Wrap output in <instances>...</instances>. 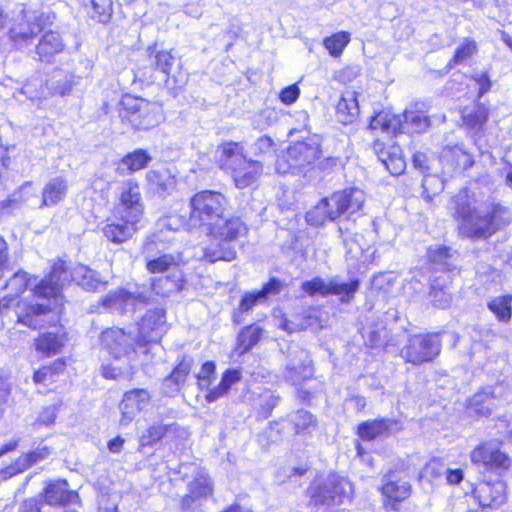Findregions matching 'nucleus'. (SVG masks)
<instances>
[{"mask_svg":"<svg viewBox=\"0 0 512 512\" xmlns=\"http://www.w3.org/2000/svg\"><path fill=\"white\" fill-rule=\"evenodd\" d=\"M411 163L415 170L423 176H428L431 170V157L423 151H416L411 156Z\"/></svg>","mask_w":512,"mask_h":512,"instance_id":"bf43d9fd","label":"nucleus"},{"mask_svg":"<svg viewBox=\"0 0 512 512\" xmlns=\"http://www.w3.org/2000/svg\"><path fill=\"white\" fill-rule=\"evenodd\" d=\"M228 174L236 188L246 189L262 176L263 165L260 161L247 157Z\"/></svg>","mask_w":512,"mask_h":512,"instance_id":"5701e85b","label":"nucleus"},{"mask_svg":"<svg viewBox=\"0 0 512 512\" xmlns=\"http://www.w3.org/2000/svg\"><path fill=\"white\" fill-rule=\"evenodd\" d=\"M261 299L262 297L257 290L244 293L240 298L237 310L234 312L233 322L239 324L240 320H237L236 316L250 312Z\"/></svg>","mask_w":512,"mask_h":512,"instance_id":"864d4df0","label":"nucleus"},{"mask_svg":"<svg viewBox=\"0 0 512 512\" xmlns=\"http://www.w3.org/2000/svg\"><path fill=\"white\" fill-rule=\"evenodd\" d=\"M142 219L143 217L113 210L112 217L104 221L101 232L108 242L121 245L140 230Z\"/></svg>","mask_w":512,"mask_h":512,"instance_id":"f8f14e48","label":"nucleus"},{"mask_svg":"<svg viewBox=\"0 0 512 512\" xmlns=\"http://www.w3.org/2000/svg\"><path fill=\"white\" fill-rule=\"evenodd\" d=\"M335 109L336 117L342 125L353 124L359 115L358 92L353 90L343 93Z\"/></svg>","mask_w":512,"mask_h":512,"instance_id":"7c9ffc66","label":"nucleus"},{"mask_svg":"<svg viewBox=\"0 0 512 512\" xmlns=\"http://www.w3.org/2000/svg\"><path fill=\"white\" fill-rule=\"evenodd\" d=\"M189 491L196 498L207 497L212 494L213 486L207 479L198 477L189 484Z\"/></svg>","mask_w":512,"mask_h":512,"instance_id":"680f3d73","label":"nucleus"},{"mask_svg":"<svg viewBox=\"0 0 512 512\" xmlns=\"http://www.w3.org/2000/svg\"><path fill=\"white\" fill-rule=\"evenodd\" d=\"M39 502L53 507H66L71 504H80V495L76 490L69 488L65 479L52 480L46 484L39 495Z\"/></svg>","mask_w":512,"mask_h":512,"instance_id":"6ab92c4d","label":"nucleus"},{"mask_svg":"<svg viewBox=\"0 0 512 512\" xmlns=\"http://www.w3.org/2000/svg\"><path fill=\"white\" fill-rule=\"evenodd\" d=\"M247 158L242 142L224 141L218 146V168L228 174Z\"/></svg>","mask_w":512,"mask_h":512,"instance_id":"393cba45","label":"nucleus"},{"mask_svg":"<svg viewBox=\"0 0 512 512\" xmlns=\"http://www.w3.org/2000/svg\"><path fill=\"white\" fill-rule=\"evenodd\" d=\"M479 52L478 42L472 37H465L455 48L451 58L444 67L447 74L460 65H466L473 60Z\"/></svg>","mask_w":512,"mask_h":512,"instance_id":"c85d7f7f","label":"nucleus"},{"mask_svg":"<svg viewBox=\"0 0 512 512\" xmlns=\"http://www.w3.org/2000/svg\"><path fill=\"white\" fill-rule=\"evenodd\" d=\"M360 76V68L357 66H345L333 75L334 81L343 86H351Z\"/></svg>","mask_w":512,"mask_h":512,"instance_id":"4d7b16f0","label":"nucleus"},{"mask_svg":"<svg viewBox=\"0 0 512 512\" xmlns=\"http://www.w3.org/2000/svg\"><path fill=\"white\" fill-rule=\"evenodd\" d=\"M152 161V156L148 150L143 148H137L124 154L120 160L119 165L123 166V170L120 171L117 168V172L120 175L128 174L133 175L136 172L146 169Z\"/></svg>","mask_w":512,"mask_h":512,"instance_id":"2f4dec72","label":"nucleus"},{"mask_svg":"<svg viewBox=\"0 0 512 512\" xmlns=\"http://www.w3.org/2000/svg\"><path fill=\"white\" fill-rule=\"evenodd\" d=\"M448 210L461 239L486 241L511 223L510 210L500 201L480 202L469 188L452 195Z\"/></svg>","mask_w":512,"mask_h":512,"instance_id":"f03ea898","label":"nucleus"},{"mask_svg":"<svg viewBox=\"0 0 512 512\" xmlns=\"http://www.w3.org/2000/svg\"><path fill=\"white\" fill-rule=\"evenodd\" d=\"M442 335L438 331L410 336L401 351L404 362L416 367L434 362L442 351Z\"/></svg>","mask_w":512,"mask_h":512,"instance_id":"1a4fd4ad","label":"nucleus"},{"mask_svg":"<svg viewBox=\"0 0 512 512\" xmlns=\"http://www.w3.org/2000/svg\"><path fill=\"white\" fill-rule=\"evenodd\" d=\"M32 462V453H26L16 460V462L0 471L3 480L9 479L29 468Z\"/></svg>","mask_w":512,"mask_h":512,"instance_id":"5fc2aeb1","label":"nucleus"},{"mask_svg":"<svg viewBox=\"0 0 512 512\" xmlns=\"http://www.w3.org/2000/svg\"><path fill=\"white\" fill-rule=\"evenodd\" d=\"M196 385L199 390H206V392L211 389L210 386L214 383L216 379V363L213 360L205 361L196 374Z\"/></svg>","mask_w":512,"mask_h":512,"instance_id":"de8ad7c7","label":"nucleus"},{"mask_svg":"<svg viewBox=\"0 0 512 512\" xmlns=\"http://www.w3.org/2000/svg\"><path fill=\"white\" fill-rule=\"evenodd\" d=\"M92 14L91 18L100 24H108L113 17L112 0H91Z\"/></svg>","mask_w":512,"mask_h":512,"instance_id":"09e8293b","label":"nucleus"},{"mask_svg":"<svg viewBox=\"0 0 512 512\" xmlns=\"http://www.w3.org/2000/svg\"><path fill=\"white\" fill-rule=\"evenodd\" d=\"M193 366V360L185 355L181 356L171 372L164 378L176 387L183 386L187 381Z\"/></svg>","mask_w":512,"mask_h":512,"instance_id":"79ce46f5","label":"nucleus"},{"mask_svg":"<svg viewBox=\"0 0 512 512\" xmlns=\"http://www.w3.org/2000/svg\"><path fill=\"white\" fill-rule=\"evenodd\" d=\"M146 52L149 57L154 58L152 69L165 75L166 85L171 86L174 89H181L184 86L185 81H178L171 75L175 61L172 50H157L156 43H153L146 48Z\"/></svg>","mask_w":512,"mask_h":512,"instance_id":"4be33fe9","label":"nucleus"},{"mask_svg":"<svg viewBox=\"0 0 512 512\" xmlns=\"http://www.w3.org/2000/svg\"><path fill=\"white\" fill-rule=\"evenodd\" d=\"M145 268L149 274H164L150 280L151 289L161 296H169L172 292L181 291L186 283L185 274L172 254H162L148 259Z\"/></svg>","mask_w":512,"mask_h":512,"instance_id":"0eeeda50","label":"nucleus"},{"mask_svg":"<svg viewBox=\"0 0 512 512\" xmlns=\"http://www.w3.org/2000/svg\"><path fill=\"white\" fill-rule=\"evenodd\" d=\"M301 90L297 83L288 85L279 91L278 99L285 106H291L300 97Z\"/></svg>","mask_w":512,"mask_h":512,"instance_id":"69168bd1","label":"nucleus"},{"mask_svg":"<svg viewBox=\"0 0 512 512\" xmlns=\"http://www.w3.org/2000/svg\"><path fill=\"white\" fill-rule=\"evenodd\" d=\"M180 431L177 423L165 424L163 422H154L148 425L144 433L139 438V450L146 447H154L164 442L169 435L178 436Z\"/></svg>","mask_w":512,"mask_h":512,"instance_id":"a878e982","label":"nucleus"},{"mask_svg":"<svg viewBox=\"0 0 512 512\" xmlns=\"http://www.w3.org/2000/svg\"><path fill=\"white\" fill-rule=\"evenodd\" d=\"M52 312L54 313V318L50 327L54 328V330L40 333L34 340L36 350L45 357L58 354L69 340L68 331L61 323L58 312L56 310Z\"/></svg>","mask_w":512,"mask_h":512,"instance_id":"dca6fc26","label":"nucleus"},{"mask_svg":"<svg viewBox=\"0 0 512 512\" xmlns=\"http://www.w3.org/2000/svg\"><path fill=\"white\" fill-rule=\"evenodd\" d=\"M427 256L431 263H443L452 257V249L445 245L429 247L427 249Z\"/></svg>","mask_w":512,"mask_h":512,"instance_id":"338daca9","label":"nucleus"},{"mask_svg":"<svg viewBox=\"0 0 512 512\" xmlns=\"http://www.w3.org/2000/svg\"><path fill=\"white\" fill-rule=\"evenodd\" d=\"M306 494L309 504L315 508L340 506L352 501L354 484L346 477L330 473L325 479L311 482Z\"/></svg>","mask_w":512,"mask_h":512,"instance_id":"423d86ee","label":"nucleus"},{"mask_svg":"<svg viewBox=\"0 0 512 512\" xmlns=\"http://www.w3.org/2000/svg\"><path fill=\"white\" fill-rule=\"evenodd\" d=\"M28 282L29 278L26 272H17L9 279L6 287L12 294L18 296L27 289Z\"/></svg>","mask_w":512,"mask_h":512,"instance_id":"052dcab7","label":"nucleus"},{"mask_svg":"<svg viewBox=\"0 0 512 512\" xmlns=\"http://www.w3.org/2000/svg\"><path fill=\"white\" fill-rule=\"evenodd\" d=\"M450 281L443 277L434 278L429 285L427 294L429 303L435 309H449L453 302V294L450 291Z\"/></svg>","mask_w":512,"mask_h":512,"instance_id":"cd10ccee","label":"nucleus"},{"mask_svg":"<svg viewBox=\"0 0 512 512\" xmlns=\"http://www.w3.org/2000/svg\"><path fill=\"white\" fill-rule=\"evenodd\" d=\"M65 45L57 31L48 30L42 35L37 46L36 52L39 60L50 63L54 60L55 55L64 51Z\"/></svg>","mask_w":512,"mask_h":512,"instance_id":"c756f323","label":"nucleus"},{"mask_svg":"<svg viewBox=\"0 0 512 512\" xmlns=\"http://www.w3.org/2000/svg\"><path fill=\"white\" fill-rule=\"evenodd\" d=\"M487 307L498 322L509 323L512 318V294L492 298Z\"/></svg>","mask_w":512,"mask_h":512,"instance_id":"ea45409f","label":"nucleus"},{"mask_svg":"<svg viewBox=\"0 0 512 512\" xmlns=\"http://www.w3.org/2000/svg\"><path fill=\"white\" fill-rule=\"evenodd\" d=\"M495 428L497 434L504 437L508 442L512 443V417L509 415H501L495 420Z\"/></svg>","mask_w":512,"mask_h":512,"instance_id":"774afa93","label":"nucleus"},{"mask_svg":"<svg viewBox=\"0 0 512 512\" xmlns=\"http://www.w3.org/2000/svg\"><path fill=\"white\" fill-rule=\"evenodd\" d=\"M285 283L277 277H270L266 283H264L261 289L257 290L262 299L267 298L269 295H278L284 288Z\"/></svg>","mask_w":512,"mask_h":512,"instance_id":"0e129e2a","label":"nucleus"},{"mask_svg":"<svg viewBox=\"0 0 512 512\" xmlns=\"http://www.w3.org/2000/svg\"><path fill=\"white\" fill-rule=\"evenodd\" d=\"M113 210L144 217L145 205L142 198L141 184L138 180L128 178L121 182L117 195V205Z\"/></svg>","mask_w":512,"mask_h":512,"instance_id":"f3484780","label":"nucleus"},{"mask_svg":"<svg viewBox=\"0 0 512 512\" xmlns=\"http://www.w3.org/2000/svg\"><path fill=\"white\" fill-rule=\"evenodd\" d=\"M288 155L295 166L312 170L322 156V147L317 142L298 141L288 148Z\"/></svg>","mask_w":512,"mask_h":512,"instance_id":"412c9836","label":"nucleus"},{"mask_svg":"<svg viewBox=\"0 0 512 512\" xmlns=\"http://www.w3.org/2000/svg\"><path fill=\"white\" fill-rule=\"evenodd\" d=\"M503 440H483L473 447L469 457L472 465L485 472L502 476L512 469V457L502 449Z\"/></svg>","mask_w":512,"mask_h":512,"instance_id":"6e6552de","label":"nucleus"},{"mask_svg":"<svg viewBox=\"0 0 512 512\" xmlns=\"http://www.w3.org/2000/svg\"><path fill=\"white\" fill-rule=\"evenodd\" d=\"M117 113L121 124L133 132L149 131L162 121L161 109L155 102L130 93L121 96Z\"/></svg>","mask_w":512,"mask_h":512,"instance_id":"39448f33","label":"nucleus"},{"mask_svg":"<svg viewBox=\"0 0 512 512\" xmlns=\"http://www.w3.org/2000/svg\"><path fill=\"white\" fill-rule=\"evenodd\" d=\"M442 172L451 177L461 175L475 165L474 155L463 145L445 146L439 155Z\"/></svg>","mask_w":512,"mask_h":512,"instance_id":"2eb2a0df","label":"nucleus"},{"mask_svg":"<svg viewBox=\"0 0 512 512\" xmlns=\"http://www.w3.org/2000/svg\"><path fill=\"white\" fill-rule=\"evenodd\" d=\"M344 166L345 163L340 156H328L323 159L320 158L314 169L322 176H330L342 170Z\"/></svg>","mask_w":512,"mask_h":512,"instance_id":"603ef678","label":"nucleus"},{"mask_svg":"<svg viewBox=\"0 0 512 512\" xmlns=\"http://www.w3.org/2000/svg\"><path fill=\"white\" fill-rule=\"evenodd\" d=\"M469 496L476 508L469 512H495L508 502V485L501 479H481L471 484Z\"/></svg>","mask_w":512,"mask_h":512,"instance_id":"9d476101","label":"nucleus"},{"mask_svg":"<svg viewBox=\"0 0 512 512\" xmlns=\"http://www.w3.org/2000/svg\"><path fill=\"white\" fill-rule=\"evenodd\" d=\"M397 118L395 115L380 110L369 120L368 130L371 132L395 133Z\"/></svg>","mask_w":512,"mask_h":512,"instance_id":"c03bdc74","label":"nucleus"},{"mask_svg":"<svg viewBox=\"0 0 512 512\" xmlns=\"http://www.w3.org/2000/svg\"><path fill=\"white\" fill-rule=\"evenodd\" d=\"M491 116V109L484 103L476 100L471 108H464L461 112L463 127L470 132L480 134L484 132Z\"/></svg>","mask_w":512,"mask_h":512,"instance_id":"b1692460","label":"nucleus"},{"mask_svg":"<svg viewBox=\"0 0 512 512\" xmlns=\"http://www.w3.org/2000/svg\"><path fill=\"white\" fill-rule=\"evenodd\" d=\"M293 318L298 326L299 332L305 331L314 325H321V317L318 308L309 306L306 309L294 313Z\"/></svg>","mask_w":512,"mask_h":512,"instance_id":"49530a36","label":"nucleus"},{"mask_svg":"<svg viewBox=\"0 0 512 512\" xmlns=\"http://www.w3.org/2000/svg\"><path fill=\"white\" fill-rule=\"evenodd\" d=\"M242 378L238 369L228 368L222 374L217 386L209 389L204 398L207 403H213L229 393L232 386L238 383Z\"/></svg>","mask_w":512,"mask_h":512,"instance_id":"f704fd0d","label":"nucleus"},{"mask_svg":"<svg viewBox=\"0 0 512 512\" xmlns=\"http://www.w3.org/2000/svg\"><path fill=\"white\" fill-rule=\"evenodd\" d=\"M100 342L115 359L137 353V347H146L148 341L137 339L133 341L130 333L123 328L111 327L101 332Z\"/></svg>","mask_w":512,"mask_h":512,"instance_id":"ddd939ff","label":"nucleus"},{"mask_svg":"<svg viewBox=\"0 0 512 512\" xmlns=\"http://www.w3.org/2000/svg\"><path fill=\"white\" fill-rule=\"evenodd\" d=\"M444 462L441 458L433 457L429 459L418 475V481L426 480L432 482L443 475Z\"/></svg>","mask_w":512,"mask_h":512,"instance_id":"8fccbe9b","label":"nucleus"},{"mask_svg":"<svg viewBox=\"0 0 512 512\" xmlns=\"http://www.w3.org/2000/svg\"><path fill=\"white\" fill-rule=\"evenodd\" d=\"M472 81L477 85V100H480L492 88V81L489 71H482L471 77Z\"/></svg>","mask_w":512,"mask_h":512,"instance_id":"e2e57ef3","label":"nucleus"},{"mask_svg":"<svg viewBox=\"0 0 512 512\" xmlns=\"http://www.w3.org/2000/svg\"><path fill=\"white\" fill-rule=\"evenodd\" d=\"M227 203L222 192L210 189L197 191L188 201L189 214L184 223L187 230L204 232L215 240L203 250V259L210 264L234 261L237 258L235 243L249 233L248 225L240 216H224Z\"/></svg>","mask_w":512,"mask_h":512,"instance_id":"f257e3e1","label":"nucleus"},{"mask_svg":"<svg viewBox=\"0 0 512 512\" xmlns=\"http://www.w3.org/2000/svg\"><path fill=\"white\" fill-rule=\"evenodd\" d=\"M31 34L32 26L28 20L14 25L10 30V38L19 47L29 39Z\"/></svg>","mask_w":512,"mask_h":512,"instance_id":"13d9d810","label":"nucleus"},{"mask_svg":"<svg viewBox=\"0 0 512 512\" xmlns=\"http://www.w3.org/2000/svg\"><path fill=\"white\" fill-rule=\"evenodd\" d=\"M151 401L150 392L145 388H134L124 393L122 399V419L130 422L135 412H141Z\"/></svg>","mask_w":512,"mask_h":512,"instance_id":"bb28decb","label":"nucleus"},{"mask_svg":"<svg viewBox=\"0 0 512 512\" xmlns=\"http://www.w3.org/2000/svg\"><path fill=\"white\" fill-rule=\"evenodd\" d=\"M76 264L57 258L52 261L50 271L34 286V295L47 301L34 304V315L47 314L60 310L63 302V290L73 286Z\"/></svg>","mask_w":512,"mask_h":512,"instance_id":"7ed1b4c3","label":"nucleus"},{"mask_svg":"<svg viewBox=\"0 0 512 512\" xmlns=\"http://www.w3.org/2000/svg\"><path fill=\"white\" fill-rule=\"evenodd\" d=\"M363 192L355 187L337 190L329 196L320 199L317 204L306 213L309 225L319 227L326 222H335L342 216H351L360 212L364 205Z\"/></svg>","mask_w":512,"mask_h":512,"instance_id":"20e7f679","label":"nucleus"},{"mask_svg":"<svg viewBox=\"0 0 512 512\" xmlns=\"http://www.w3.org/2000/svg\"><path fill=\"white\" fill-rule=\"evenodd\" d=\"M66 360L64 358H57L49 365L43 366L34 372V382L49 386L55 383L60 375L66 370Z\"/></svg>","mask_w":512,"mask_h":512,"instance_id":"4c0bfd02","label":"nucleus"},{"mask_svg":"<svg viewBox=\"0 0 512 512\" xmlns=\"http://www.w3.org/2000/svg\"><path fill=\"white\" fill-rule=\"evenodd\" d=\"M391 421L387 418H376L359 423L356 435L363 441H373L376 438L389 434Z\"/></svg>","mask_w":512,"mask_h":512,"instance_id":"c9c22d12","label":"nucleus"},{"mask_svg":"<svg viewBox=\"0 0 512 512\" xmlns=\"http://www.w3.org/2000/svg\"><path fill=\"white\" fill-rule=\"evenodd\" d=\"M263 332V328L255 322L244 326L237 335L235 353L242 356L250 352L260 342Z\"/></svg>","mask_w":512,"mask_h":512,"instance_id":"72a5a7b5","label":"nucleus"},{"mask_svg":"<svg viewBox=\"0 0 512 512\" xmlns=\"http://www.w3.org/2000/svg\"><path fill=\"white\" fill-rule=\"evenodd\" d=\"M361 282L358 278L351 279L349 282L338 283L335 281L329 282V296L335 295L339 297V301L342 304L351 303L355 294L360 289Z\"/></svg>","mask_w":512,"mask_h":512,"instance_id":"a19ab883","label":"nucleus"},{"mask_svg":"<svg viewBox=\"0 0 512 512\" xmlns=\"http://www.w3.org/2000/svg\"><path fill=\"white\" fill-rule=\"evenodd\" d=\"M399 472V468L389 469L378 487L381 505L386 512H400L413 493L412 484L396 476Z\"/></svg>","mask_w":512,"mask_h":512,"instance_id":"9b49d317","label":"nucleus"},{"mask_svg":"<svg viewBox=\"0 0 512 512\" xmlns=\"http://www.w3.org/2000/svg\"><path fill=\"white\" fill-rule=\"evenodd\" d=\"M371 149L390 175L400 176L405 172L407 163L404 152L396 142L386 143L375 139Z\"/></svg>","mask_w":512,"mask_h":512,"instance_id":"a211bd4d","label":"nucleus"},{"mask_svg":"<svg viewBox=\"0 0 512 512\" xmlns=\"http://www.w3.org/2000/svg\"><path fill=\"white\" fill-rule=\"evenodd\" d=\"M69 184L63 177L50 179L42 189L40 207H52L62 202L67 195Z\"/></svg>","mask_w":512,"mask_h":512,"instance_id":"473e14b6","label":"nucleus"},{"mask_svg":"<svg viewBox=\"0 0 512 512\" xmlns=\"http://www.w3.org/2000/svg\"><path fill=\"white\" fill-rule=\"evenodd\" d=\"M138 300V296L125 290L117 289L109 292L101 300V304L106 308H117L124 310L128 305H134Z\"/></svg>","mask_w":512,"mask_h":512,"instance_id":"37998d69","label":"nucleus"},{"mask_svg":"<svg viewBox=\"0 0 512 512\" xmlns=\"http://www.w3.org/2000/svg\"><path fill=\"white\" fill-rule=\"evenodd\" d=\"M301 291L309 297L320 295L321 297L329 296V283L320 277H314L310 280L303 281L300 286Z\"/></svg>","mask_w":512,"mask_h":512,"instance_id":"3c124183","label":"nucleus"},{"mask_svg":"<svg viewBox=\"0 0 512 512\" xmlns=\"http://www.w3.org/2000/svg\"><path fill=\"white\" fill-rule=\"evenodd\" d=\"M73 285L79 286L85 291L96 292L103 285L97 273L90 267L77 263L74 273Z\"/></svg>","mask_w":512,"mask_h":512,"instance_id":"58836bf2","label":"nucleus"},{"mask_svg":"<svg viewBox=\"0 0 512 512\" xmlns=\"http://www.w3.org/2000/svg\"><path fill=\"white\" fill-rule=\"evenodd\" d=\"M350 40L351 38L349 32L339 31L325 37L323 39V46L328 51L330 56L339 58L350 43Z\"/></svg>","mask_w":512,"mask_h":512,"instance_id":"a18cd8bd","label":"nucleus"},{"mask_svg":"<svg viewBox=\"0 0 512 512\" xmlns=\"http://www.w3.org/2000/svg\"><path fill=\"white\" fill-rule=\"evenodd\" d=\"M289 425L294 436L307 440L312 437V433L317 427V419L309 411L298 410L291 418Z\"/></svg>","mask_w":512,"mask_h":512,"instance_id":"e433bc0d","label":"nucleus"},{"mask_svg":"<svg viewBox=\"0 0 512 512\" xmlns=\"http://www.w3.org/2000/svg\"><path fill=\"white\" fill-rule=\"evenodd\" d=\"M145 182L147 189L154 195L166 198L177 189L178 176L169 167H156L146 171Z\"/></svg>","mask_w":512,"mask_h":512,"instance_id":"aec40b11","label":"nucleus"},{"mask_svg":"<svg viewBox=\"0 0 512 512\" xmlns=\"http://www.w3.org/2000/svg\"><path fill=\"white\" fill-rule=\"evenodd\" d=\"M406 123L411 126L413 132L423 133L430 126V119L421 111H411L405 114Z\"/></svg>","mask_w":512,"mask_h":512,"instance_id":"6e6d98bb","label":"nucleus"},{"mask_svg":"<svg viewBox=\"0 0 512 512\" xmlns=\"http://www.w3.org/2000/svg\"><path fill=\"white\" fill-rule=\"evenodd\" d=\"M496 390V385H486L469 397L465 406L468 416L477 421L489 418L500 404V395Z\"/></svg>","mask_w":512,"mask_h":512,"instance_id":"4468645a","label":"nucleus"}]
</instances>
